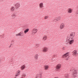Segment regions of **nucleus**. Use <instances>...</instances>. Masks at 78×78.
<instances>
[{
  "label": "nucleus",
  "mask_w": 78,
  "mask_h": 78,
  "mask_svg": "<svg viewBox=\"0 0 78 78\" xmlns=\"http://www.w3.org/2000/svg\"><path fill=\"white\" fill-rule=\"evenodd\" d=\"M60 17H58L56 18V21H58L60 20Z\"/></svg>",
  "instance_id": "obj_23"
},
{
  "label": "nucleus",
  "mask_w": 78,
  "mask_h": 78,
  "mask_svg": "<svg viewBox=\"0 0 78 78\" xmlns=\"http://www.w3.org/2000/svg\"><path fill=\"white\" fill-rule=\"evenodd\" d=\"M29 31V29H26L24 30V34H26L27 33H28V32Z\"/></svg>",
  "instance_id": "obj_15"
},
{
  "label": "nucleus",
  "mask_w": 78,
  "mask_h": 78,
  "mask_svg": "<svg viewBox=\"0 0 78 78\" xmlns=\"http://www.w3.org/2000/svg\"><path fill=\"white\" fill-rule=\"evenodd\" d=\"M48 16H46L44 17V19H48Z\"/></svg>",
  "instance_id": "obj_25"
},
{
  "label": "nucleus",
  "mask_w": 78,
  "mask_h": 78,
  "mask_svg": "<svg viewBox=\"0 0 78 78\" xmlns=\"http://www.w3.org/2000/svg\"><path fill=\"white\" fill-rule=\"evenodd\" d=\"M64 27V25L63 24H61L60 26V28L61 29H63Z\"/></svg>",
  "instance_id": "obj_14"
},
{
  "label": "nucleus",
  "mask_w": 78,
  "mask_h": 78,
  "mask_svg": "<svg viewBox=\"0 0 78 78\" xmlns=\"http://www.w3.org/2000/svg\"><path fill=\"white\" fill-rule=\"evenodd\" d=\"M20 72L21 71L20 70H18L17 71L16 73V74L15 76V78H16L17 76H19V75H20Z\"/></svg>",
  "instance_id": "obj_2"
},
{
  "label": "nucleus",
  "mask_w": 78,
  "mask_h": 78,
  "mask_svg": "<svg viewBox=\"0 0 78 78\" xmlns=\"http://www.w3.org/2000/svg\"><path fill=\"white\" fill-rule=\"evenodd\" d=\"M22 76L23 77H25V76H26V74H22Z\"/></svg>",
  "instance_id": "obj_24"
},
{
  "label": "nucleus",
  "mask_w": 78,
  "mask_h": 78,
  "mask_svg": "<svg viewBox=\"0 0 78 78\" xmlns=\"http://www.w3.org/2000/svg\"><path fill=\"white\" fill-rule=\"evenodd\" d=\"M75 35V34L74 33H71L70 35V37L72 39H73Z\"/></svg>",
  "instance_id": "obj_3"
},
{
  "label": "nucleus",
  "mask_w": 78,
  "mask_h": 78,
  "mask_svg": "<svg viewBox=\"0 0 78 78\" xmlns=\"http://www.w3.org/2000/svg\"><path fill=\"white\" fill-rule=\"evenodd\" d=\"M15 9V8L14 7H12L10 9V11L13 12L14 11Z\"/></svg>",
  "instance_id": "obj_17"
},
{
  "label": "nucleus",
  "mask_w": 78,
  "mask_h": 78,
  "mask_svg": "<svg viewBox=\"0 0 78 78\" xmlns=\"http://www.w3.org/2000/svg\"><path fill=\"white\" fill-rule=\"evenodd\" d=\"M38 56V55L36 54V55H35L34 56V58H35V59H37Z\"/></svg>",
  "instance_id": "obj_20"
},
{
  "label": "nucleus",
  "mask_w": 78,
  "mask_h": 78,
  "mask_svg": "<svg viewBox=\"0 0 78 78\" xmlns=\"http://www.w3.org/2000/svg\"><path fill=\"white\" fill-rule=\"evenodd\" d=\"M48 48L45 47L43 49L42 51L43 52H47V51H48Z\"/></svg>",
  "instance_id": "obj_6"
},
{
  "label": "nucleus",
  "mask_w": 78,
  "mask_h": 78,
  "mask_svg": "<svg viewBox=\"0 0 78 78\" xmlns=\"http://www.w3.org/2000/svg\"><path fill=\"white\" fill-rule=\"evenodd\" d=\"M12 19H14L16 18V15L15 14V13L13 14L12 15Z\"/></svg>",
  "instance_id": "obj_9"
},
{
  "label": "nucleus",
  "mask_w": 78,
  "mask_h": 78,
  "mask_svg": "<svg viewBox=\"0 0 78 78\" xmlns=\"http://www.w3.org/2000/svg\"><path fill=\"white\" fill-rule=\"evenodd\" d=\"M47 36H44L43 37V41H46L47 40Z\"/></svg>",
  "instance_id": "obj_18"
},
{
  "label": "nucleus",
  "mask_w": 78,
  "mask_h": 78,
  "mask_svg": "<svg viewBox=\"0 0 78 78\" xmlns=\"http://www.w3.org/2000/svg\"><path fill=\"white\" fill-rule=\"evenodd\" d=\"M67 11L69 13H72V12H73V9L71 8H69L68 9Z\"/></svg>",
  "instance_id": "obj_5"
},
{
  "label": "nucleus",
  "mask_w": 78,
  "mask_h": 78,
  "mask_svg": "<svg viewBox=\"0 0 78 78\" xmlns=\"http://www.w3.org/2000/svg\"><path fill=\"white\" fill-rule=\"evenodd\" d=\"M25 65H23L21 67V70H23V69H25Z\"/></svg>",
  "instance_id": "obj_19"
},
{
  "label": "nucleus",
  "mask_w": 78,
  "mask_h": 78,
  "mask_svg": "<svg viewBox=\"0 0 78 78\" xmlns=\"http://www.w3.org/2000/svg\"><path fill=\"white\" fill-rule=\"evenodd\" d=\"M78 72V70H74L73 73H77V72Z\"/></svg>",
  "instance_id": "obj_22"
},
{
  "label": "nucleus",
  "mask_w": 78,
  "mask_h": 78,
  "mask_svg": "<svg viewBox=\"0 0 78 78\" xmlns=\"http://www.w3.org/2000/svg\"><path fill=\"white\" fill-rule=\"evenodd\" d=\"M22 32H20L18 34H16V36H22Z\"/></svg>",
  "instance_id": "obj_13"
},
{
  "label": "nucleus",
  "mask_w": 78,
  "mask_h": 78,
  "mask_svg": "<svg viewBox=\"0 0 78 78\" xmlns=\"http://www.w3.org/2000/svg\"><path fill=\"white\" fill-rule=\"evenodd\" d=\"M55 56V55H54V56Z\"/></svg>",
  "instance_id": "obj_29"
},
{
  "label": "nucleus",
  "mask_w": 78,
  "mask_h": 78,
  "mask_svg": "<svg viewBox=\"0 0 78 78\" xmlns=\"http://www.w3.org/2000/svg\"><path fill=\"white\" fill-rule=\"evenodd\" d=\"M67 41L69 42V45H72V44L73 43V42H74V40H70V39L69 38V39H67Z\"/></svg>",
  "instance_id": "obj_1"
},
{
  "label": "nucleus",
  "mask_w": 78,
  "mask_h": 78,
  "mask_svg": "<svg viewBox=\"0 0 78 78\" xmlns=\"http://www.w3.org/2000/svg\"><path fill=\"white\" fill-rule=\"evenodd\" d=\"M37 29H34L32 30V32L33 33H37Z\"/></svg>",
  "instance_id": "obj_11"
},
{
  "label": "nucleus",
  "mask_w": 78,
  "mask_h": 78,
  "mask_svg": "<svg viewBox=\"0 0 78 78\" xmlns=\"http://www.w3.org/2000/svg\"><path fill=\"white\" fill-rule=\"evenodd\" d=\"M69 54L68 53H66V54H65L64 55H63L62 56V58H64V57H67V56H69Z\"/></svg>",
  "instance_id": "obj_10"
},
{
  "label": "nucleus",
  "mask_w": 78,
  "mask_h": 78,
  "mask_svg": "<svg viewBox=\"0 0 78 78\" xmlns=\"http://www.w3.org/2000/svg\"><path fill=\"white\" fill-rule=\"evenodd\" d=\"M15 6L16 8L18 9V8H19L20 6V4L17 3L15 5Z\"/></svg>",
  "instance_id": "obj_8"
},
{
  "label": "nucleus",
  "mask_w": 78,
  "mask_h": 78,
  "mask_svg": "<svg viewBox=\"0 0 78 78\" xmlns=\"http://www.w3.org/2000/svg\"><path fill=\"white\" fill-rule=\"evenodd\" d=\"M54 21L55 22H56V21H56V18H54Z\"/></svg>",
  "instance_id": "obj_26"
},
{
  "label": "nucleus",
  "mask_w": 78,
  "mask_h": 78,
  "mask_svg": "<svg viewBox=\"0 0 78 78\" xmlns=\"http://www.w3.org/2000/svg\"><path fill=\"white\" fill-rule=\"evenodd\" d=\"M11 45H12V44H11L10 46L9 47H11Z\"/></svg>",
  "instance_id": "obj_28"
},
{
  "label": "nucleus",
  "mask_w": 78,
  "mask_h": 78,
  "mask_svg": "<svg viewBox=\"0 0 78 78\" xmlns=\"http://www.w3.org/2000/svg\"><path fill=\"white\" fill-rule=\"evenodd\" d=\"M61 64H58L56 66V69L57 70H59V69H61Z\"/></svg>",
  "instance_id": "obj_4"
},
{
  "label": "nucleus",
  "mask_w": 78,
  "mask_h": 78,
  "mask_svg": "<svg viewBox=\"0 0 78 78\" xmlns=\"http://www.w3.org/2000/svg\"><path fill=\"white\" fill-rule=\"evenodd\" d=\"M39 7L40 8H42L44 7V3L42 2L40 3L39 4Z\"/></svg>",
  "instance_id": "obj_7"
},
{
  "label": "nucleus",
  "mask_w": 78,
  "mask_h": 78,
  "mask_svg": "<svg viewBox=\"0 0 78 78\" xmlns=\"http://www.w3.org/2000/svg\"><path fill=\"white\" fill-rule=\"evenodd\" d=\"M73 55L74 56H75V55H76L77 54V51L76 50H74L73 52Z\"/></svg>",
  "instance_id": "obj_16"
},
{
  "label": "nucleus",
  "mask_w": 78,
  "mask_h": 78,
  "mask_svg": "<svg viewBox=\"0 0 78 78\" xmlns=\"http://www.w3.org/2000/svg\"><path fill=\"white\" fill-rule=\"evenodd\" d=\"M73 75L74 78H76V77H77V76H78L77 73H73Z\"/></svg>",
  "instance_id": "obj_12"
},
{
  "label": "nucleus",
  "mask_w": 78,
  "mask_h": 78,
  "mask_svg": "<svg viewBox=\"0 0 78 78\" xmlns=\"http://www.w3.org/2000/svg\"><path fill=\"white\" fill-rule=\"evenodd\" d=\"M45 70H47L48 69V66L46 65L44 67Z\"/></svg>",
  "instance_id": "obj_21"
},
{
  "label": "nucleus",
  "mask_w": 78,
  "mask_h": 78,
  "mask_svg": "<svg viewBox=\"0 0 78 78\" xmlns=\"http://www.w3.org/2000/svg\"><path fill=\"white\" fill-rule=\"evenodd\" d=\"M65 78H69V76H66Z\"/></svg>",
  "instance_id": "obj_27"
}]
</instances>
